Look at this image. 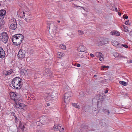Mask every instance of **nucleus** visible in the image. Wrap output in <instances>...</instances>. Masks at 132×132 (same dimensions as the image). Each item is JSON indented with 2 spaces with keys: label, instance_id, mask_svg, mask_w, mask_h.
<instances>
[{
  "label": "nucleus",
  "instance_id": "f257e3e1",
  "mask_svg": "<svg viewBox=\"0 0 132 132\" xmlns=\"http://www.w3.org/2000/svg\"><path fill=\"white\" fill-rule=\"evenodd\" d=\"M13 86L16 89H20L22 86V83L20 78L18 77L13 79L12 82Z\"/></svg>",
  "mask_w": 132,
  "mask_h": 132
},
{
  "label": "nucleus",
  "instance_id": "f03ea898",
  "mask_svg": "<svg viewBox=\"0 0 132 132\" xmlns=\"http://www.w3.org/2000/svg\"><path fill=\"white\" fill-rule=\"evenodd\" d=\"M23 37L21 34H17L13 36L12 39L14 44L16 45H20L23 39Z\"/></svg>",
  "mask_w": 132,
  "mask_h": 132
},
{
  "label": "nucleus",
  "instance_id": "7ed1b4c3",
  "mask_svg": "<svg viewBox=\"0 0 132 132\" xmlns=\"http://www.w3.org/2000/svg\"><path fill=\"white\" fill-rule=\"evenodd\" d=\"M9 26L11 29L14 30L17 28V23L15 19L12 18L10 19L9 22Z\"/></svg>",
  "mask_w": 132,
  "mask_h": 132
},
{
  "label": "nucleus",
  "instance_id": "20e7f679",
  "mask_svg": "<svg viewBox=\"0 0 132 132\" xmlns=\"http://www.w3.org/2000/svg\"><path fill=\"white\" fill-rule=\"evenodd\" d=\"M109 39L107 38H100L99 41H97L96 45L98 46H101L102 45L106 44L108 43Z\"/></svg>",
  "mask_w": 132,
  "mask_h": 132
},
{
  "label": "nucleus",
  "instance_id": "39448f33",
  "mask_svg": "<svg viewBox=\"0 0 132 132\" xmlns=\"http://www.w3.org/2000/svg\"><path fill=\"white\" fill-rule=\"evenodd\" d=\"M27 12H24L23 11H21L20 12V17L23 18H24V17L26 16V17L24 20L28 22H30V20H31V16L29 14L28 15Z\"/></svg>",
  "mask_w": 132,
  "mask_h": 132
},
{
  "label": "nucleus",
  "instance_id": "423d86ee",
  "mask_svg": "<svg viewBox=\"0 0 132 132\" xmlns=\"http://www.w3.org/2000/svg\"><path fill=\"white\" fill-rule=\"evenodd\" d=\"M8 38V35L6 32H3L0 34V40H2L5 43L7 42Z\"/></svg>",
  "mask_w": 132,
  "mask_h": 132
},
{
  "label": "nucleus",
  "instance_id": "0eeeda50",
  "mask_svg": "<svg viewBox=\"0 0 132 132\" xmlns=\"http://www.w3.org/2000/svg\"><path fill=\"white\" fill-rule=\"evenodd\" d=\"M71 93L70 91L66 92L64 95V101L65 103L68 104L70 102Z\"/></svg>",
  "mask_w": 132,
  "mask_h": 132
},
{
  "label": "nucleus",
  "instance_id": "6e6552de",
  "mask_svg": "<svg viewBox=\"0 0 132 132\" xmlns=\"http://www.w3.org/2000/svg\"><path fill=\"white\" fill-rule=\"evenodd\" d=\"M57 28V26L56 23L53 21L50 24L49 29L50 31H52L54 32H56V29Z\"/></svg>",
  "mask_w": 132,
  "mask_h": 132
},
{
  "label": "nucleus",
  "instance_id": "1a4fd4ad",
  "mask_svg": "<svg viewBox=\"0 0 132 132\" xmlns=\"http://www.w3.org/2000/svg\"><path fill=\"white\" fill-rule=\"evenodd\" d=\"M10 95L12 100L15 101L18 100L17 96L15 93L12 92H11L10 93Z\"/></svg>",
  "mask_w": 132,
  "mask_h": 132
},
{
  "label": "nucleus",
  "instance_id": "9d476101",
  "mask_svg": "<svg viewBox=\"0 0 132 132\" xmlns=\"http://www.w3.org/2000/svg\"><path fill=\"white\" fill-rule=\"evenodd\" d=\"M26 52L23 50H20L18 52V56L19 58H22L24 57Z\"/></svg>",
  "mask_w": 132,
  "mask_h": 132
},
{
  "label": "nucleus",
  "instance_id": "9b49d317",
  "mask_svg": "<svg viewBox=\"0 0 132 132\" xmlns=\"http://www.w3.org/2000/svg\"><path fill=\"white\" fill-rule=\"evenodd\" d=\"M78 50L79 52H86L85 47L83 45H81L78 47Z\"/></svg>",
  "mask_w": 132,
  "mask_h": 132
},
{
  "label": "nucleus",
  "instance_id": "f8f14e48",
  "mask_svg": "<svg viewBox=\"0 0 132 132\" xmlns=\"http://www.w3.org/2000/svg\"><path fill=\"white\" fill-rule=\"evenodd\" d=\"M47 116L45 115L42 116V119L39 120V122L42 124H44L46 122V120L47 119Z\"/></svg>",
  "mask_w": 132,
  "mask_h": 132
},
{
  "label": "nucleus",
  "instance_id": "ddd939ff",
  "mask_svg": "<svg viewBox=\"0 0 132 132\" xmlns=\"http://www.w3.org/2000/svg\"><path fill=\"white\" fill-rule=\"evenodd\" d=\"M62 126V125L60 124L58 125L57 126H56L55 125L54 126L53 128L55 130L62 132L63 131L62 130H61Z\"/></svg>",
  "mask_w": 132,
  "mask_h": 132
},
{
  "label": "nucleus",
  "instance_id": "4468645a",
  "mask_svg": "<svg viewBox=\"0 0 132 132\" xmlns=\"http://www.w3.org/2000/svg\"><path fill=\"white\" fill-rule=\"evenodd\" d=\"M6 14V11L4 10H0V19H3Z\"/></svg>",
  "mask_w": 132,
  "mask_h": 132
},
{
  "label": "nucleus",
  "instance_id": "2eb2a0df",
  "mask_svg": "<svg viewBox=\"0 0 132 132\" xmlns=\"http://www.w3.org/2000/svg\"><path fill=\"white\" fill-rule=\"evenodd\" d=\"M5 56V52L3 49L0 47V57L1 58L4 57Z\"/></svg>",
  "mask_w": 132,
  "mask_h": 132
},
{
  "label": "nucleus",
  "instance_id": "dca6fc26",
  "mask_svg": "<svg viewBox=\"0 0 132 132\" xmlns=\"http://www.w3.org/2000/svg\"><path fill=\"white\" fill-rule=\"evenodd\" d=\"M12 70H10L8 71H4L3 75L4 76H8L10 75L13 72Z\"/></svg>",
  "mask_w": 132,
  "mask_h": 132
},
{
  "label": "nucleus",
  "instance_id": "f3484780",
  "mask_svg": "<svg viewBox=\"0 0 132 132\" xmlns=\"http://www.w3.org/2000/svg\"><path fill=\"white\" fill-rule=\"evenodd\" d=\"M17 101L15 102L16 105L15 107L17 108H22V106H24V105L23 104L17 102Z\"/></svg>",
  "mask_w": 132,
  "mask_h": 132
},
{
  "label": "nucleus",
  "instance_id": "a211bd4d",
  "mask_svg": "<svg viewBox=\"0 0 132 132\" xmlns=\"http://www.w3.org/2000/svg\"><path fill=\"white\" fill-rule=\"evenodd\" d=\"M122 47V44L120 43H118L116 46V51H120V49L123 48Z\"/></svg>",
  "mask_w": 132,
  "mask_h": 132
},
{
  "label": "nucleus",
  "instance_id": "6ab92c4d",
  "mask_svg": "<svg viewBox=\"0 0 132 132\" xmlns=\"http://www.w3.org/2000/svg\"><path fill=\"white\" fill-rule=\"evenodd\" d=\"M45 99L46 101L47 100L50 101L52 100V97H51V95L48 94H46L45 96Z\"/></svg>",
  "mask_w": 132,
  "mask_h": 132
},
{
  "label": "nucleus",
  "instance_id": "aec40b11",
  "mask_svg": "<svg viewBox=\"0 0 132 132\" xmlns=\"http://www.w3.org/2000/svg\"><path fill=\"white\" fill-rule=\"evenodd\" d=\"M84 53L81 52H79L77 54V56L78 57L80 58H84Z\"/></svg>",
  "mask_w": 132,
  "mask_h": 132
},
{
  "label": "nucleus",
  "instance_id": "412c9836",
  "mask_svg": "<svg viewBox=\"0 0 132 132\" xmlns=\"http://www.w3.org/2000/svg\"><path fill=\"white\" fill-rule=\"evenodd\" d=\"M90 109L92 110V112L94 113V114L95 115L97 114V109L96 108L93 107H91Z\"/></svg>",
  "mask_w": 132,
  "mask_h": 132
},
{
  "label": "nucleus",
  "instance_id": "4be33fe9",
  "mask_svg": "<svg viewBox=\"0 0 132 132\" xmlns=\"http://www.w3.org/2000/svg\"><path fill=\"white\" fill-rule=\"evenodd\" d=\"M96 56L97 57H100L103 56V55L102 53L98 52L96 53Z\"/></svg>",
  "mask_w": 132,
  "mask_h": 132
},
{
  "label": "nucleus",
  "instance_id": "5701e85b",
  "mask_svg": "<svg viewBox=\"0 0 132 132\" xmlns=\"http://www.w3.org/2000/svg\"><path fill=\"white\" fill-rule=\"evenodd\" d=\"M118 57L119 59H121L122 58H125V57L124 56H123L122 55L118 53H116V57Z\"/></svg>",
  "mask_w": 132,
  "mask_h": 132
},
{
  "label": "nucleus",
  "instance_id": "b1692460",
  "mask_svg": "<svg viewBox=\"0 0 132 132\" xmlns=\"http://www.w3.org/2000/svg\"><path fill=\"white\" fill-rule=\"evenodd\" d=\"M103 113L109 115V111L108 110H106L104 109H103L102 111Z\"/></svg>",
  "mask_w": 132,
  "mask_h": 132
},
{
  "label": "nucleus",
  "instance_id": "393cba45",
  "mask_svg": "<svg viewBox=\"0 0 132 132\" xmlns=\"http://www.w3.org/2000/svg\"><path fill=\"white\" fill-rule=\"evenodd\" d=\"M123 27L124 28L125 30H124V31L127 32H129V30L128 29V27L127 26H123Z\"/></svg>",
  "mask_w": 132,
  "mask_h": 132
},
{
  "label": "nucleus",
  "instance_id": "a878e982",
  "mask_svg": "<svg viewBox=\"0 0 132 132\" xmlns=\"http://www.w3.org/2000/svg\"><path fill=\"white\" fill-rule=\"evenodd\" d=\"M109 68V66H103L101 68V69L102 70H105V69L106 68Z\"/></svg>",
  "mask_w": 132,
  "mask_h": 132
},
{
  "label": "nucleus",
  "instance_id": "bb28decb",
  "mask_svg": "<svg viewBox=\"0 0 132 132\" xmlns=\"http://www.w3.org/2000/svg\"><path fill=\"white\" fill-rule=\"evenodd\" d=\"M60 47L62 49L65 50L66 49L65 46L64 45H61L60 46Z\"/></svg>",
  "mask_w": 132,
  "mask_h": 132
},
{
  "label": "nucleus",
  "instance_id": "cd10ccee",
  "mask_svg": "<svg viewBox=\"0 0 132 132\" xmlns=\"http://www.w3.org/2000/svg\"><path fill=\"white\" fill-rule=\"evenodd\" d=\"M120 84L124 86H126V85L127 83L125 81H122L119 82Z\"/></svg>",
  "mask_w": 132,
  "mask_h": 132
},
{
  "label": "nucleus",
  "instance_id": "c85d7f7f",
  "mask_svg": "<svg viewBox=\"0 0 132 132\" xmlns=\"http://www.w3.org/2000/svg\"><path fill=\"white\" fill-rule=\"evenodd\" d=\"M72 105L76 107V108H79L80 106L79 105H77V104L75 103H72Z\"/></svg>",
  "mask_w": 132,
  "mask_h": 132
},
{
  "label": "nucleus",
  "instance_id": "c756f323",
  "mask_svg": "<svg viewBox=\"0 0 132 132\" xmlns=\"http://www.w3.org/2000/svg\"><path fill=\"white\" fill-rule=\"evenodd\" d=\"M78 34L79 35H82L84 34V32L82 31L79 30L78 31Z\"/></svg>",
  "mask_w": 132,
  "mask_h": 132
},
{
  "label": "nucleus",
  "instance_id": "7c9ffc66",
  "mask_svg": "<svg viewBox=\"0 0 132 132\" xmlns=\"http://www.w3.org/2000/svg\"><path fill=\"white\" fill-rule=\"evenodd\" d=\"M20 128L21 129V130L23 131L24 130V127L22 125H20L19 126Z\"/></svg>",
  "mask_w": 132,
  "mask_h": 132
},
{
  "label": "nucleus",
  "instance_id": "2f4dec72",
  "mask_svg": "<svg viewBox=\"0 0 132 132\" xmlns=\"http://www.w3.org/2000/svg\"><path fill=\"white\" fill-rule=\"evenodd\" d=\"M130 21L129 20L125 22V24L127 25H130L131 24V23L129 22Z\"/></svg>",
  "mask_w": 132,
  "mask_h": 132
},
{
  "label": "nucleus",
  "instance_id": "473e14b6",
  "mask_svg": "<svg viewBox=\"0 0 132 132\" xmlns=\"http://www.w3.org/2000/svg\"><path fill=\"white\" fill-rule=\"evenodd\" d=\"M44 84V82H43V81L39 83V86L40 87V86H42Z\"/></svg>",
  "mask_w": 132,
  "mask_h": 132
},
{
  "label": "nucleus",
  "instance_id": "72a5a7b5",
  "mask_svg": "<svg viewBox=\"0 0 132 132\" xmlns=\"http://www.w3.org/2000/svg\"><path fill=\"white\" fill-rule=\"evenodd\" d=\"M123 46L126 48H127L128 47V46L126 44H122V47Z\"/></svg>",
  "mask_w": 132,
  "mask_h": 132
},
{
  "label": "nucleus",
  "instance_id": "f704fd0d",
  "mask_svg": "<svg viewBox=\"0 0 132 132\" xmlns=\"http://www.w3.org/2000/svg\"><path fill=\"white\" fill-rule=\"evenodd\" d=\"M120 34L119 32L118 31H116V36H119Z\"/></svg>",
  "mask_w": 132,
  "mask_h": 132
},
{
  "label": "nucleus",
  "instance_id": "c9c22d12",
  "mask_svg": "<svg viewBox=\"0 0 132 132\" xmlns=\"http://www.w3.org/2000/svg\"><path fill=\"white\" fill-rule=\"evenodd\" d=\"M110 34L112 35H114L116 34V32H113L112 31H111V32Z\"/></svg>",
  "mask_w": 132,
  "mask_h": 132
},
{
  "label": "nucleus",
  "instance_id": "e433bc0d",
  "mask_svg": "<svg viewBox=\"0 0 132 132\" xmlns=\"http://www.w3.org/2000/svg\"><path fill=\"white\" fill-rule=\"evenodd\" d=\"M116 42L115 41H113V42H112V45H113L114 46H115V44Z\"/></svg>",
  "mask_w": 132,
  "mask_h": 132
},
{
  "label": "nucleus",
  "instance_id": "4c0bfd02",
  "mask_svg": "<svg viewBox=\"0 0 132 132\" xmlns=\"http://www.w3.org/2000/svg\"><path fill=\"white\" fill-rule=\"evenodd\" d=\"M103 56H101L100 57L99 60L100 61H102L103 60Z\"/></svg>",
  "mask_w": 132,
  "mask_h": 132
},
{
  "label": "nucleus",
  "instance_id": "58836bf2",
  "mask_svg": "<svg viewBox=\"0 0 132 132\" xmlns=\"http://www.w3.org/2000/svg\"><path fill=\"white\" fill-rule=\"evenodd\" d=\"M132 60H131L130 59L128 60H127V62L128 63H131L132 62Z\"/></svg>",
  "mask_w": 132,
  "mask_h": 132
},
{
  "label": "nucleus",
  "instance_id": "ea45409f",
  "mask_svg": "<svg viewBox=\"0 0 132 132\" xmlns=\"http://www.w3.org/2000/svg\"><path fill=\"white\" fill-rule=\"evenodd\" d=\"M101 125L102 126H105V123H104V122H102L101 123Z\"/></svg>",
  "mask_w": 132,
  "mask_h": 132
},
{
  "label": "nucleus",
  "instance_id": "a19ab883",
  "mask_svg": "<svg viewBox=\"0 0 132 132\" xmlns=\"http://www.w3.org/2000/svg\"><path fill=\"white\" fill-rule=\"evenodd\" d=\"M57 54L59 55H62V53L61 52H57Z\"/></svg>",
  "mask_w": 132,
  "mask_h": 132
},
{
  "label": "nucleus",
  "instance_id": "79ce46f5",
  "mask_svg": "<svg viewBox=\"0 0 132 132\" xmlns=\"http://www.w3.org/2000/svg\"><path fill=\"white\" fill-rule=\"evenodd\" d=\"M111 8L112 10H113V11L116 10V8L115 7H112V8L111 7Z\"/></svg>",
  "mask_w": 132,
  "mask_h": 132
},
{
  "label": "nucleus",
  "instance_id": "37998d69",
  "mask_svg": "<svg viewBox=\"0 0 132 132\" xmlns=\"http://www.w3.org/2000/svg\"><path fill=\"white\" fill-rule=\"evenodd\" d=\"M123 17L124 18L126 19H127L128 18V16L127 15L125 16L124 17V16H123Z\"/></svg>",
  "mask_w": 132,
  "mask_h": 132
},
{
  "label": "nucleus",
  "instance_id": "c03bdc74",
  "mask_svg": "<svg viewBox=\"0 0 132 132\" xmlns=\"http://www.w3.org/2000/svg\"><path fill=\"white\" fill-rule=\"evenodd\" d=\"M90 56H91V57H94L95 56V55H94L93 54H90Z\"/></svg>",
  "mask_w": 132,
  "mask_h": 132
},
{
  "label": "nucleus",
  "instance_id": "a18cd8bd",
  "mask_svg": "<svg viewBox=\"0 0 132 132\" xmlns=\"http://www.w3.org/2000/svg\"><path fill=\"white\" fill-rule=\"evenodd\" d=\"M2 23L1 22H0V30L2 28Z\"/></svg>",
  "mask_w": 132,
  "mask_h": 132
},
{
  "label": "nucleus",
  "instance_id": "49530a36",
  "mask_svg": "<svg viewBox=\"0 0 132 132\" xmlns=\"http://www.w3.org/2000/svg\"><path fill=\"white\" fill-rule=\"evenodd\" d=\"M108 92V90L107 89H106L104 91V93H107Z\"/></svg>",
  "mask_w": 132,
  "mask_h": 132
},
{
  "label": "nucleus",
  "instance_id": "de8ad7c7",
  "mask_svg": "<svg viewBox=\"0 0 132 132\" xmlns=\"http://www.w3.org/2000/svg\"><path fill=\"white\" fill-rule=\"evenodd\" d=\"M51 97H52V98H53L54 96L53 95H51Z\"/></svg>",
  "mask_w": 132,
  "mask_h": 132
},
{
  "label": "nucleus",
  "instance_id": "09e8293b",
  "mask_svg": "<svg viewBox=\"0 0 132 132\" xmlns=\"http://www.w3.org/2000/svg\"><path fill=\"white\" fill-rule=\"evenodd\" d=\"M118 15L120 16H121V13L119 12H118Z\"/></svg>",
  "mask_w": 132,
  "mask_h": 132
},
{
  "label": "nucleus",
  "instance_id": "8fccbe9b",
  "mask_svg": "<svg viewBox=\"0 0 132 132\" xmlns=\"http://www.w3.org/2000/svg\"><path fill=\"white\" fill-rule=\"evenodd\" d=\"M80 65L79 64H78L77 65V66L78 67H80Z\"/></svg>",
  "mask_w": 132,
  "mask_h": 132
},
{
  "label": "nucleus",
  "instance_id": "3c124183",
  "mask_svg": "<svg viewBox=\"0 0 132 132\" xmlns=\"http://www.w3.org/2000/svg\"><path fill=\"white\" fill-rule=\"evenodd\" d=\"M47 105L48 106H49L50 105V104L49 103H47Z\"/></svg>",
  "mask_w": 132,
  "mask_h": 132
},
{
  "label": "nucleus",
  "instance_id": "603ef678",
  "mask_svg": "<svg viewBox=\"0 0 132 132\" xmlns=\"http://www.w3.org/2000/svg\"><path fill=\"white\" fill-rule=\"evenodd\" d=\"M94 76L95 77H96L97 76V75H94Z\"/></svg>",
  "mask_w": 132,
  "mask_h": 132
},
{
  "label": "nucleus",
  "instance_id": "864d4df0",
  "mask_svg": "<svg viewBox=\"0 0 132 132\" xmlns=\"http://www.w3.org/2000/svg\"><path fill=\"white\" fill-rule=\"evenodd\" d=\"M117 11H118L117 9V8L116 7V12H117Z\"/></svg>",
  "mask_w": 132,
  "mask_h": 132
},
{
  "label": "nucleus",
  "instance_id": "5fc2aeb1",
  "mask_svg": "<svg viewBox=\"0 0 132 132\" xmlns=\"http://www.w3.org/2000/svg\"><path fill=\"white\" fill-rule=\"evenodd\" d=\"M57 22H58V23H60V21L58 20V21H57Z\"/></svg>",
  "mask_w": 132,
  "mask_h": 132
},
{
  "label": "nucleus",
  "instance_id": "6e6d98bb",
  "mask_svg": "<svg viewBox=\"0 0 132 132\" xmlns=\"http://www.w3.org/2000/svg\"><path fill=\"white\" fill-rule=\"evenodd\" d=\"M132 32V31H130V34L131 33V32Z\"/></svg>",
  "mask_w": 132,
  "mask_h": 132
},
{
  "label": "nucleus",
  "instance_id": "4d7b16f0",
  "mask_svg": "<svg viewBox=\"0 0 132 132\" xmlns=\"http://www.w3.org/2000/svg\"><path fill=\"white\" fill-rule=\"evenodd\" d=\"M15 120H16L17 119V117H15Z\"/></svg>",
  "mask_w": 132,
  "mask_h": 132
},
{
  "label": "nucleus",
  "instance_id": "13d9d810",
  "mask_svg": "<svg viewBox=\"0 0 132 132\" xmlns=\"http://www.w3.org/2000/svg\"><path fill=\"white\" fill-rule=\"evenodd\" d=\"M64 129V128H62V129H61V130H63Z\"/></svg>",
  "mask_w": 132,
  "mask_h": 132
},
{
  "label": "nucleus",
  "instance_id": "bf43d9fd",
  "mask_svg": "<svg viewBox=\"0 0 132 132\" xmlns=\"http://www.w3.org/2000/svg\"><path fill=\"white\" fill-rule=\"evenodd\" d=\"M77 6V7H80V6Z\"/></svg>",
  "mask_w": 132,
  "mask_h": 132
}]
</instances>
